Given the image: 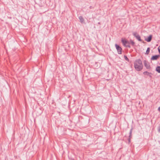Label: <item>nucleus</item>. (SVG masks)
I'll return each mask as SVG.
<instances>
[{"label":"nucleus","instance_id":"9b49d317","mask_svg":"<svg viewBox=\"0 0 160 160\" xmlns=\"http://www.w3.org/2000/svg\"><path fill=\"white\" fill-rule=\"evenodd\" d=\"M130 42L132 45H134L135 43L133 41L131 40Z\"/></svg>","mask_w":160,"mask_h":160},{"label":"nucleus","instance_id":"f257e3e1","mask_svg":"<svg viewBox=\"0 0 160 160\" xmlns=\"http://www.w3.org/2000/svg\"><path fill=\"white\" fill-rule=\"evenodd\" d=\"M134 67L137 71H139L141 70L143 68L141 61L139 60L136 61L134 63Z\"/></svg>","mask_w":160,"mask_h":160},{"label":"nucleus","instance_id":"0eeeda50","mask_svg":"<svg viewBox=\"0 0 160 160\" xmlns=\"http://www.w3.org/2000/svg\"><path fill=\"white\" fill-rule=\"evenodd\" d=\"M152 38V36L150 35L147 38H146L145 39V40L148 42H150L151 41Z\"/></svg>","mask_w":160,"mask_h":160},{"label":"nucleus","instance_id":"423d86ee","mask_svg":"<svg viewBox=\"0 0 160 160\" xmlns=\"http://www.w3.org/2000/svg\"><path fill=\"white\" fill-rule=\"evenodd\" d=\"M160 56L159 55L153 56L152 57L151 59L152 60H156Z\"/></svg>","mask_w":160,"mask_h":160},{"label":"nucleus","instance_id":"20e7f679","mask_svg":"<svg viewBox=\"0 0 160 160\" xmlns=\"http://www.w3.org/2000/svg\"><path fill=\"white\" fill-rule=\"evenodd\" d=\"M115 46L118 51V53L119 54H121L122 53V50L121 48L117 44L115 45Z\"/></svg>","mask_w":160,"mask_h":160},{"label":"nucleus","instance_id":"2eb2a0df","mask_svg":"<svg viewBox=\"0 0 160 160\" xmlns=\"http://www.w3.org/2000/svg\"><path fill=\"white\" fill-rule=\"evenodd\" d=\"M159 131H160V129L159 130Z\"/></svg>","mask_w":160,"mask_h":160},{"label":"nucleus","instance_id":"ddd939ff","mask_svg":"<svg viewBox=\"0 0 160 160\" xmlns=\"http://www.w3.org/2000/svg\"><path fill=\"white\" fill-rule=\"evenodd\" d=\"M124 58H125V59L126 60H128V58H127V57L126 56H124Z\"/></svg>","mask_w":160,"mask_h":160},{"label":"nucleus","instance_id":"39448f33","mask_svg":"<svg viewBox=\"0 0 160 160\" xmlns=\"http://www.w3.org/2000/svg\"><path fill=\"white\" fill-rule=\"evenodd\" d=\"M144 64L147 68L149 69L151 68L149 64L146 61H144Z\"/></svg>","mask_w":160,"mask_h":160},{"label":"nucleus","instance_id":"f03ea898","mask_svg":"<svg viewBox=\"0 0 160 160\" xmlns=\"http://www.w3.org/2000/svg\"><path fill=\"white\" fill-rule=\"evenodd\" d=\"M121 41L123 45L125 47H130L129 45H128V42L126 39L122 38L121 39Z\"/></svg>","mask_w":160,"mask_h":160},{"label":"nucleus","instance_id":"1a4fd4ad","mask_svg":"<svg viewBox=\"0 0 160 160\" xmlns=\"http://www.w3.org/2000/svg\"><path fill=\"white\" fill-rule=\"evenodd\" d=\"M156 71L158 73H160V67H158L156 69Z\"/></svg>","mask_w":160,"mask_h":160},{"label":"nucleus","instance_id":"4468645a","mask_svg":"<svg viewBox=\"0 0 160 160\" xmlns=\"http://www.w3.org/2000/svg\"><path fill=\"white\" fill-rule=\"evenodd\" d=\"M158 110L159 112H160V107L158 108Z\"/></svg>","mask_w":160,"mask_h":160},{"label":"nucleus","instance_id":"6e6552de","mask_svg":"<svg viewBox=\"0 0 160 160\" xmlns=\"http://www.w3.org/2000/svg\"><path fill=\"white\" fill-rule=\"evenodd\" d=\"M79 18L81 23H84V19L82 17L80 16Z\"/></svg>","mask_w":160,"mask_h":160},{"label":"nucleus","instance_id":"f8f14e48","mask_svg":"<svg viewBox=\"0 0 160 160\" xmlns=\"http://www.w3.org/2000/svg\"><path fill=\"white\" fill-rule=\"evenodd\" d=\"M158 50L159 53H160V45L158 48Z\"/></svg>","mask_w":160,"mask_h":160},{"label":"nucleus","instance_id":"9d476101","mask_svg":"<svg viewBox=\"0 0 160 160\" xmlns=\"http://www.w3.org/2000/svg\"><path fill=\"white\" fill-rule=\"evenodd\" d=\"M149 51H150V48H147L146 53L147 54H148V53L149 52Z\"/></svg>","mask_w":160,"mask_h":160},{"label":"nucleus","instance_id":"7ed1b4c3","mask_svg":"<svg viewBox=\"0 0 160 160\" xmlns=\"http://www.w3.org/2000/svg\"><path fill=\"white\" fill-rule=\"evenodd\" d=\"M133 35L138 41H141L140 36L136 32H133Z\"/></svg>","mask_w":160,"mask_h":160}]
</instances>
